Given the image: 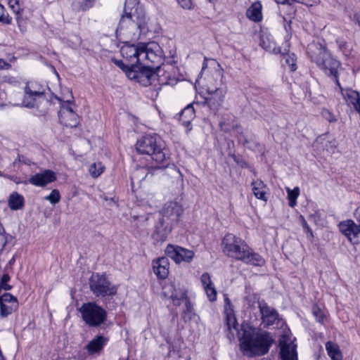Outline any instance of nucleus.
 I'll return each mask as SVG.
<instances>
[{
  "mask_svg": "<svg viewBox=\"0 0 360 360\" xmlns=\"http://www.w3.org/2000/svg\"><path fill=\"white\" fill-rule=\"evenodd\" d=\"M224 314L228 330L233 338V330L236 332L240 340V349L243 354L252 357L262 356L266 354L274 342L270 333L252 327L248 323H244L238 329L236 318L231 307L230 302L226 298Z\"/></svg>",
  "mask_w": 360,
  "mask_h": 360,
  "instance_id": "1",
  "label": "nucleus"
},
{
  "mask_svg": "<svg viewBox=\"0 0 360 360\" xmlns=\"http://www.w3.org/2000/svg\"><path fill=\"white\" fill-rule=\"evenodd\" d=\"M135 4V0H126L124 14L122 15L117 28V36L126 40H138L141 34L159 33L161 30L160 25L155 20H146V15L141 10L130 7Z\"/></svg>",
  "mask_w": 360,
  "mask_h": 360,
  "instance_id": "2",
  "label": "nucleus"
},
{
  "mask_svg": "<svg viewBox=\"0 0 360 360\" xmlns=\"http://www.w3.org/2000/svg\"><path fill=\"white\" fill-rule=\"evenodd\" d=\"M121 55L130 65H143L154 66L160 71V65L163 61V52L156 42L138 43L137 44H124L120 49Z\"/></svg>",
  "mask_w": 360,
  "mask_h": 360,
  "instance_id": "3",
  "label": "nucleus"
},
{
  "mask_svg": "<svg viewBox=\"0 0 360 360\" xmlns=\"http://www.w3.org/2000/svg\"><path fill=\"white\" fill-rule=\"evenodd\" d=\"M223 252L227 256L246 264L262 266L264 263L263 258L253 252L247 243L240 238L232 233H227L221 241Z\"/></svg>",
  "mask_w": 360,
  "mask_h": 360,
  "instance_id": "4",
  "label": "nucleus"
},
{
  "mask_svg": "<svg viewBox=\"0 0 360 360\" xmlns=\"http://www.w3.org/2000/svg\"><path fill=\"white\" fill-rule=\"evenodd\" d=\"M136 147L138 153L150 156L157 164L153 166L155 168H160L158 165L163 163L166 160L164 144L156 134L143 136L137 141Z\"/></svg>",
  "mask_w": 360,
  "mask_h": 360,
  "instance_id": "5",
  "label": "nucleus"
},
{
  "mask_svg": "<svg viewBox=\"0 0 360 360\" xmlns=\"http://www.w3.org/2000/svg\"><path fill=\"white\" fill-rule=\"evenodd\" d=\"M309 50L311 53V57L312 60L314 61L320 68L323 70L327 75L334 76L336 84L340 87V90L342 91V88L340 84L337 76L340 63L334 59L327 49L321 44H311L309 46Z\"/></svg>",
  "mask_w": 360,
  "mask_h": 360,
  "instance_id": "6",
  "label": "nucleus"
},
{
  "mask_svg": "<svg viewBox=\"0 0 360 360\" xmlns=\"http://www.w3.org/2000/svg\"><path fill=\"white\" fill-rule=\"evenodd\" d=\"M115 64L120 68L125 73L127 77L131 80H136L143 86H148L151 84L158 76V73L155 71L154 66H147L143 65H130V63L126 62L125 60H115Z\"/></svg>",
  "mask_w": 360,
  "mask_h": 360,
  "instance_id": "7",
  "label": "nucleus"
},
{
  "mask_svg": "<svg viewBox=\"0 0 360 360\" xmlns=\"http://www.w3.org/2000/svg\"><path fill=\"white\" fill-rule=\"evenodd\" d=\"M82 320L90 327H98L107 319V312L95 302L84 303L79 309Z\"/></svg>",
  "mask_w": 360,
  "mask_h": 360,
  "instance_id": "8",
  "label": "nucleus"
},
{
  "mask_svg": "<svg viewBox=\"0 0 360 360\" xmlns=\"http://www.w3.org/2000/svg\"><path fill=\"white\" fill-rule=\"evenodd\" d=\"M89 288L97 297L113 296L117 293V286L113 285L105 275L93 274L89 279Z\"/></svg>",
  "mask_w": 360,
  "mask_h": 360,
  "instance_id": "9",
  "label": "nucleus"
},
{
  "mask_svg": "<svg viewBox=\"0 0 360 360\" xmlns=\"http://www.w3.org/2000/svg\"><path fill=\"white\" fill-rule=\"evenodd\" d=\"M69 95L66 98H58L62 101V105L58 112V117L61 124L69 127H76L79 124V117L74 110L70 106L73 98L71 92L67 89Z\"/></svg>",
  "mask_w": 360,
  "mask_h": 360,
  "instance_id": "10",
  "label": "nucleus"
},
{
  "mask_svg": "<svg viewBox=\"0 0 360 360\" xmlns=\"http://www.w3.org/2000/svg\"><path fill=\"white\" fill-rule=\"evenodd\" d=\"M44 89L39 82L35 81L27 82L25 87L23 105L27 108L35 107L38 103L44 99Z\"/></svg>",
  "mask_w": 360,
  "mask_h": 360,
  "instance_id": "11",
  "label": "nucleus"
},
{
  "mask_svg": "<svg viewBox=\"0 0 360 360\" xmlns=\"http://www.w3.org/2000/svg\"><path fill=\"white\" fill-rule=\"evenodd\" d=\"M183 212L184 209L179 202L176 201L167 202L160 211V219L166 221L167 223L175 225L178 223Z\"/></svg>",
  "mask_w": 360,
  "mask_h": 360,
  "instance_id": "12",
  "label": "nucleus"
},
{
  "mask_svg": "<svg viewBox=\"0 0 360 360\" xmlns=\"http://www.w3.org/2000/svg\"><path fill=\"white\" fill-rule=\"evenodd\" d=\"M340 231L352 244L360 243V226L351 219L342 221L338 225Z\"/></svg>",
  "mask_w": 360,
  "mask_h": 360,
  "instance_id": "13",
  "label": "nucleus"
},
{
  "mask_svg": "<svg viewBox=\"0 0 360 360\" xmlns=\"http://www.w3.org/2000/svg\"><path fill=\"white\" fill-rule=\"evenodd\" d=\"M165 254L176 264L181 262H190L194 257V252L192 250L172 245H167Z\"/></svg>",
  "mask_w": 360,
  "mask_h": 360,
  "instance_id": "14",
  "label": "nucleus"
},
{
  "mask_svg": "<svg viewBox=\"0 0 360 360\" xmlns=\"http://www.w3.org/2000/svg\"><path fill=\"white\" fill-rule=\"evenodd\" d=\"M207 93L209 96L206 98V101L210 109L216 112L223 103L226 88L217 87V85L208 86Z\"/></svg>",
  "mask_w": 360,
  "mask_h": 360,
  "instance_id": "15",
  "label": "nucleus"
},
{
  "mask_svg": "<svg viewBox=\"0 0 360 360\" xmlns=\"http://www.w3.org/2000/svg\"><path fill=\"white\" fill-rule=\"evenodd\" d=\"M18 308V301L15 297L10 293L0 294V316L7 317Z\"/></svg>",
  "mask_w": 360,
  "mask_h": 360,
  "instance_id": "16",
  "label": "nucleus"
},
{
  "mask_svg": "<svg viewBox=\"0 0 360 360\" xmlns=\"http://www.w3.org/2000/svg\"><path fill=\"white\" fill-rule=\"evenodd\" d=\"M259 308L261 314L262 323L264 327H269L278 323L279 316L278 312L267 305L264 301L259 302Z\"/></svg>",
  "mask_w": 360,
  "mask_h": 360,
  "instance_id": "17",
  "label": "nucleus"
},
{
  "mask_svg": "<svg viewBox=\"0 0 360 360\" xmlns=\"http://www.w3.org/2000/svg\"><path fill=\"white\" fill-rule=\"evenodd\" d=\"M56 180L55 172L51 170L46 169L41 173H37L29 179V182L36 186L44 187L48 184Z\"/></svg>",
  "mask_w": 360,
  "mask_h": 360,
  "instance_id": "18",
  "label": "nucleus"
},
{
  "mask_svg": "<svg viewBox=\"0 0 360 360\" xmlns=\"http://www.w3.org/2000/svg\"><path fill=\"white\" fill-rule=\"evenodd\" d=\"M163 295L165 297L170 298L174 305L176 306L180 305L181 301L186 297L184 290L180 288H176L172 283L165 285L163 287Z\"/></svg>",
  "mask_w": 360,
  "mask_h": 360,
  "instance_id": "19",
  "label": "nucleus"
},
{
  "mask_svg": "<svg viewBox=\"0 0 360 360\" xmlns=\"http://www.w3.org/2000/svg\"><path fill=\"white\" fill-rule=\"evenodd\" d=\"M174 226V225L167 223L166 221L160 219L159 221L155 226V229L153 234V238L158 241L165 240L168 236L171 233Z\"/></svg>",
  "mask_w": 360,
  "mask_h": 360,
  "instance_id": "20",
  "label": "nucleus"
},
{
  "mask_svg": "<svg viewBox=\"0 0 360 360\" xmlns=\"http://www.w3.org/2000/svg\"><path fill=\"white\" fill-rule=\"evenodd\" d=\"M169 261L167 257H160L153 261L155 274L160 278H166L169 274Z\"/></svg>",
  "mask_w": 360,
  "mask_h": 360,
  "instance_id": "21",
  "label": "nucleus"
},
{
  "mask_svg": "<svg viewBox=\"0 0 360 360\" xmlns=\"http://www.w3.org/2000/svg\"><path fill=\"white\" fill-rule=\"evenodd\" d=\"M280 345L281 355L283 360H297L295 345L292 342L285 343L281 341Z\"/></svg>",
  "mask_w": 360,
  "mask_h": 360,
  "instance_id": "22",
  "label": "nucleus"
},
{
  "mask_svg": "<svg viewBox=\"0 0 360 360\" xmlns=\"http://www.w3.org/2000/svg\"><path fill=\"white\" fill-rule=\"evenodd\" d=\"M262 6L260 1L254 2L246 11V16L253 22H259L262 19Z\"/></svg>",
  "mask_w": 360,
  "mask_h": 360,
  "instance_id": "23",
  "label": "nucleus"
},
{
  "mask_svg": "<svg viewBox=\"0 0 360 360\" xmlns=\"http://www.w3.org/2000/svg\"><path fill=\"white\" fill-rule=\"evenodd\" d=\"M214 65H216L214 72L212 74V78L207 79V84L208 86L217 85V87H219V85H221L222 83V79L224 77L223 70L219 63H217L214 60H211Z\"/></svg>",
  "mask_w": 360,
  "mask_h": 360,
  "instance_id": "24",
  "label": "nucleus"
},
{
  "mask_svg": "<svg viewBox=\"0 0 360 360\" xmlns=\"http://www.w3.org/2000/svg\"><path fill=\"white\" fill-rule=\"evenodd\" d=\"M252 186L253 194L257 199L264 201L267 200L266 197L267 188L263 181L260 180L255 181L252 183Z\"/></svg>",
  "mask_w": 360,
  "mask_h": 360,
  "instance_id": "25",
  "label": "nucleus"
},
{
  "mask_svg": "<svg viewBox=\"0 0 360 360\" xmlns=\"http://www.w3.org/2000/svg\"><path fill=\"white\" fill-rule=\"evenodd\" d=\"M341 91L345 98L353 105L356 110L360 109V94L358 91L347 89L345 94L343 93V90Z\"/></svg>",
  "mask_w": 360,
  "mask_h": 360,
  "instance_id": "26",
  "label": "nucleus"
},
{
  "mask_svg": "<svg viewBox=\"0 0 360 360\" xmlns=\"http://www.w3.org/2000/svg\"><path fill=\"white\" fill-rule=\"evenodd\" d=\"M107 340L103 336H97L93 339L87 345L86 349L89 354H94L101 350Z\"/></svg>",
  "mask_w": 360,
  "mask_h": 360,
  "instance_id": "27",
  "label": "nucleus"
},
{
  "mask_svg": "<svg viewBox=\"0 0 360 360\" xmlns=\"http://www.w3.org/2000/svg\"><path fill=\"white\" fill-rule=\"evenodd\" d=\"M328 355L332 360H342V354L339 346L330 341L326 343Z\"/></svg>",
  "mask_w": 360,
  "mask_h": 360,
  "instance_id": "28",
  "label": "nucleus"
},
{
  "mask_svg": "<svg viewBox=\"0 0 360 360\" xmlns=\"http://www.w3.org/2000/svg\"><path fill=\"white\" fill-rule=\"evenodd\" d=\"M24 198L19 193L14 192L11 194L8 199V206L12 210H18L22 208Z\"/></svg>",
  "mask_w": 360,
  "mask_h": 360,
  "instance_id": "29",
  "label": "nucleus"
},
{
  "mask_svg": "<svg viewBox=\"0 0 360 360\" xmlns=\"http://www.w3.org/2000/svg\"><path fill=\"white\" fill-rule=\"evenodd\" d=\"M260 44L264 49L270 53L276 54L281 53V49L276 46V43L269 36H262Z\"/></svg>",
  "mask_w": 360,
  "mask_h": 360,
  "instance_id": "30",
  "label": "nucleus"
},
{
  "mask_svg": "<svg viewBox=\"0 0 360 360\" xmlns=\"http://www.w3.org/2000/svg\"><path fill=\"white\" fill-rule=\"evenodd\" d=\"M181 120L186 127H188L191 120L194 117V110L192 106L188 105L181 113Z\"/></svg>",
  "mask_w": 360,
  "mask_h": 360,
  "instance_id": "31",
  "label": "nucleus"
},
{
  "mask_svg": "<svg viewBox=\"0 0 360 360\" xmlns=\"http://www.w3.org/2000/svg\"><path fill=\"white\" fill-rule=\"evenodd\" d=\"M286 191L288 193V199L289 200V206L294 207L297 205V199L300 195V188L298 187H295L293 189L286 188Z\"/></svg>",
  "mask_w": 360,
  "mask_h": 360,
  "instance_id": "32",
  "label": "nucleus"
},
{
  "mask_svg": "<svg viewBox=\"0 0 360 360\" xmlns=\"http://www.w3.org/2000/svg\"><path fill=\"white\" fill-rule=\"evenodd\" d=\"M104 167L101 162H94L91 165L89 171L94 178L99 176L103 172Z\"/></svg>",
  "mask_w": 360,
  "mask_h": 360,
  "instance_id": "33",
  "label": "nucleus"
},
{
  "mask_svg": "<svg viewBox=\"0 0 360 360\" xmlns=\"http://www.w3.org/2000/svg\"><path fill=\"white\" fill-rule=\"evenodd\" d=\"M44 199L49 200L51 204L55 205L60 201V192L58 190L54 189L49 195L46 196Z\"/></svg>",
  "mask_w": 360,
  "mask_h": 360,
  "instance_id": "34",
  "label": "nucleus"
},
{
  "mask_svg": "<svg viewBox=\"0 0 360 360\" xmlns=\"http://www.w3.org/2000/svg\"><path fill=\"white\" fill-rule=\"evenodd\" d=\"M204 290L207 294V298L210 302H214L216 300L217 292L214 285L207 288H205Z\"/></svg>",
  "mask_w": 360,
  "mask_h": 360,
  "instance_id": "35",
  "label": "nucleus"
},
{
  "mask_svg": "<svg viewBox=\"0 0 360 360\" xmlns=\"http://www.w3.org/2000/svg\"><path fill=\"white\" fill-rule=\"evenodd\" d=\"M284 59H285V63L288 65L290 70L295 71L297 68L296 63H295L296 60L295 58V55L294 54L285 55V56H284Z\"/></svg>",
  "mask_w": 360,
  "mask_h": 360,
  "instance_id": "36",
  "label": "nucleus"
},
{
  "mask_svg": "<svg viewBox=\"0 0 360 360\" xmlns=\"http://www.w3.org/2000/svg\"><path fill=\"white\" fill-rule=\"evenodd\" d=\"M0 22L4 24H10L11 22V18L5 11L4 7L0 4Z\"/></svg>",
  "mask_w": 360,
  "mask_h": 360,
  "instance_id": "37",
  "label": "nucleus"
},
{
  "mask_svg": "<svg viewBox=\"0 0 360 360\" xmlns=\"http://www.w3.org/2000/svg\"><path fill=\"white\" fill-rule=\"evenodd\" d=\"M200 281H201L202 285L203 286V288H207L209 286L214 285L211 280L210 276L208 273L202 274V275L201 276V278H200Z\"/></svg>",
  "mask_w": 360,
  "mask_h": 360,
  "instance_id": "38",
  "label": "nucleus"
},
{
  "mask_svg": "<svg viewBox=\"0 0 360 360\" xmlns=\"http://www.w3.org/2000/svg\"><path fill=\"white\" fill-rule=\"evenodd\" d=\"M312 313L319 322L323 323L325 316L323 311L316 306L312 309Z\"/></svg>",
  "mask_w": 360,
  "mask_h": 360,
  "instance_id": "39",
  "label": "nucleus"
},
{
  "mask_svg": "<svg viewBox=\"0 0 360 360\" xmlns=\"http://www.w3.org/2000/svg\"><path fill=\"white\" fill-rule=\"evenodd\" d=\"M235 130L237 133L238 142L243 144H246L248 141L244 135L242 129L239 126H236Z\"/></svg>",
  "mask_w": 360,
  "mask_h": 360,
  "instance_id": "40",
  "label": "nucleus"
},
{
  "mask_svg": "<svg viewBox=\"0 0 360 360\" xmlns=\"http://www.w3.org/2000/svg\"><path fill=\"white\" fill-rule=\"evenodd\" d=\"M8 4L13 13L19 14L22 10L18 0H9Z\"/></svg>",
  "mask_w": 360,
  "mask_h": 360,
  "instance_id": "41",
  "label": "nucleus"
},
{
  "mask_svg": "<svg viewBox=\"0 0 360 360\" xmlns=\"http://www.w3.org/2000/svg\"><path fill=\"white\" fill-rule=\"evenodd\" d=\"M180 6L184 9L190 10L192 8L191 0H177Z\"/></svg>",
  "mask_w": 360,
  "mask_h": 360,
  "instance_id": "42",
  "label": "nucleus"
},
{
  "mask_svg": "<svg viewBox=\"0 0 360 360\" xmlns=\"http://www.w3.org/2000/svg\"><path fill=\"white\" fill-rule=\"evenodd\" d=\"M292 1L305 4L309 6H312L315 4H319V0H292Z\"/></svg>",
  "mask_w": 360,
  "mask_h": 360,
  "instance_id": "43",
  "label": "nucleus"
},
{
  "mask_svg": "<svg viewBox=\"0 0 360 360\" xmlns=\"http://www.w3.org/2000/svg\"><path fill=\"white\" fill-rule=\"evenodd\" d=\"M300 219H301V221H302V227L304 228V229L307 232V233H309L310 235L312 236L313 234H312V231L311 229H310V227L309 226V225L307 224L306 220L304 219V218L302 217V216H300Z\"/></svg>",
  "mask_w": 360,
  "mask_h": 360,
  "instance_id": "44",
  "label": "nucleus"
},
{
  "mask_svg": "<svg viewBox=\"0 0 360 360\" xmlns=\"http://www.w3.org/2000/svg\"><path fill=\"white\" fill-rule=\"evenodd\" d=\"M7 240L5 235L0 234V251H1L6 245Z\"/></svg>",
  "mask_w": 360,
  "mask_h": 360,
  "instance_id": "45",
  "label": "nucleus"
},
{
  "mask_svg": "<svg viewBox=\"0 0 360 360\" xmlns=\"http://www.w3.org/2000/svg\"><path fill=\"white\" fill-rule=\"evenodd\" d=\"M277 4H288L291 5L293 1L292 0H275Z\"/></svg>",
  "mask_w": 360,
  "mask_h": 360,
  "instance_id": "46",
  "label": "nucleus"
},
{
  "mask_svg": "<svg viewBox=\"0 0 360 360\" xmlns=\"http://www.w3.org/2000/svg\"><path fill=\"white\" fill-rule=\"evenodd\" d=\"M323 115L324 116H326V115H328V117H326V118L330 121V122H332L335 119L333 118V116L330 114V112L328 111V110H326L323 112Z\"/></svg>",
  "mask_w": 360,
  "mask_h": 360,
  "instance_id": "47",
  "label": "nucleus"
},
{
  "mask_svg": "<svg viewBox=\"0 0 360 360\" xmlns=\"http://www.w3.org/2000/svg\"><path fill=\"white\" fill-rule=\"evenodd\" d=\"M354 19L355 22L359 25L360 27V12L357 13L354 15Z\"/></svg>",
  "mask_w": 360,
  "mask_h": 360,
  "instance_id": "48",
  "label": "nucleus"
},
{
  "mask_svg": "<svg viewBox=\"0 0 360 360\" xmlns=\"http://www.w3.org/2000/svg\"><path fill=\"white\" fill-rule=\"evenodd\" d=\"M207 60L208 59L206 57L204 58V62H203L202 68V70H204L206 68V67H207Z\"/></svg>",
  "mask_w": 360,
  "mask_h": 360,
  "instance_id": "49",
  "label": "nucleus"
},
{
  "mask_svg": "<svg viewBox=\"0 0 360 360\" xmlns=\"http://www.w3.org/2000/svg\"><path fill=\"white\" fill-rule=\"evenodd\" d=\"M89 6H90V5L81 6H80V9H81V10H86V9H87Z\"/></svg>",
  "mask_w": 360,
  "mask_h": 360,
  "instance_id": "50",
  "label": "nucleus"
},
{
  "mask_svg": "<svg viewBox=\"0 0 360 360\" xmlns=\"http://www.w3.org/2000/svg\"><path fill=\"white\" fill-rule=\"evenodd\" d=\"M76 38V43H75V46L77 45H79L80 44V39L78 38L77 37H75Z\"/></svg>",
  "mask_w": 360,
  "mask_h": 360,
  "instance_id": "51",
  "label": "nucleus"
},
{
  "mask_svg": "<svg viewBox=\"0 0 360 360\" xmlns=\"http://www.w3.org/2000/svg\"><path fill=\"white\" fill-rule=\"evenodd\" d=\"M4 64H5L4 60L2 59H0V68H1Z\"/></svg>",
  "mask_w": 360,
  "mask_h": 360,
  "instance_id": "52",
  "label": "nucleus"
},
{
  "mask_svg": "<svg viewBox=\"0 0 360 360\" xmlns=\"http://www.w3.org/2000/svg\"><path fill=\"white\" fill-rule=\"evenodd\" d=\"M103 199H104L105 200H108V198H106V197H103ZM109 200H110V201L113 202V199H112V198L109 199Z\"/></svg>",
  "mask_w": 360,
  "mask_h": 360,
  "instance_id": "53",
  "label": "nucleus"
},
{
  "mask_svg": "<svg viewBox=\"0 0 360 360\" xmlns=\"http://www.w3.org/2000/svg\"><path fill=\"white\" fill-rule=\"evenodd\" d=\"M0 360H4V357L1 353V351L0 350Z\"/></svg>",
  "mask_w": 360,
  "mask_h": 360,
  "instance_id": "54",
  "label": "nucleus"
},
{
  "mask_svg": "<svg viewBox=\"0 0 360 360\" xmlns=\"http://www.w3.org/2000/svg\"><path fill=\"white\" fill-rule=\"evenodd\" d=\"M134 219H139V217H134Z\"/></svg>",
  "mask_w": 360,
  "mask_h": 360,
  "instance_id": "55",
  "label": "nucleus"
},
{
  "mask_svg": "<svg viewBox=\"0 0 360 360\" xmlns=\"http://www.w3.org/2000/svg\"><path fill=\"white\" fill-rule=\"evenodd\" d=\"M13 260H14V258H12L11 260V262H13Z\"/></svg>",
  "mask_w": 360,
  "mask_h": 360,
  "instance_id": "56",
  "label": "nucleus"
},
{
  "mask_svg": "<svg viewBox=\"0 0 360 360\" xmlns=\"http://www.w3.org/2000/svg\"><path fill=\"white\" fill-rule=\"evenodd\" d=\"M13 260H14V258H12L11 260V262H13Z\"/></svg>",
  "mask_w": 360,
  "mask_h": 360,
  "instance_id": "57",
  "label": "nucleus"
},
{
  "mask_svg": "<svg viewBox=\"0 0 360 360\" xmlns=\"http://www.w3.org/2000/svg\"><path fill=\"white\" fill-rule=\"evenodd\" d=\"M13 260H14V258H12L11 260V262H13Z\"/></svg>",
  "mask_w": 360,
  "mask_h": 360,
  "instance_id": "58",
  "label": "nucleus"
},
{
  "mask_svg": "<svg viewBox=\"0 0 360 360\" xmlns=\"http://www.w3.org/2000/svg\"><path fill=\"white\" fill-rule=\"evenodd\" d=\"M208 1L211 2L212 0H208Z\"/></svg>",
  "mask_w": 360,
  "mask_h": 360,
  "instance_id": "59",
  "label": "nucleus"
},
{
  "mask_svg": "<svg viewBox=\"0 0 360 360\" xmlns=\"http://www.w3.org/2000/svg\"><path fill=\"white\" fill-rule=\"evenodd\" d=\"M359 226H360V224H359Z\"/></svg>",
  "mask_w": 360,
  "mask_h": 360,
  "instance_id": "60",
  "label": "nucleus"
}]
</instances>
